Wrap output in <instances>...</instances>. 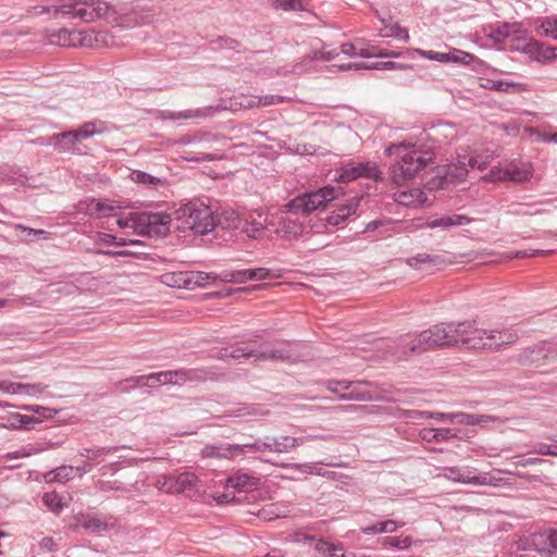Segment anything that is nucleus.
Instances as JSON below:
<instances>
[{
	"instance_id": "72a5a7b5",
	"label": "nucleus",
	"mask_w": 557,
	"mask_h": 557,
	"mask_svg": "<svg viewBox=\"0 0 557 557\" xmlns=\"http://www.w3.org/2000/svg\"><path fill=\"white\" fill-rule=\"evenodd\" d=\"M470 222V218H468L465 214H451V215H444L434 220H431L426 222V227L429 228H436V227H443L448 228L451 226H461L465 224H468Z\"/></svg>"
},
{
	"instance_id": "39448f33",
	"label": "nucleus",
	"mask_w": 557,
	"mask_h": 557,
	"mask_svg": "<svg viewBox=\"0 0 557 557\" xmlns=\"http://www.w3.org/2000/svg\"><path fill=\"white\" fill-rule=\"evenodd\" d=\"M517 338V333L510 329L486 330L474 322L461 324V346L469 349L499 350L513 344Z\"/></svg>"
},
{
	"instance_id": "e2e57ef3",
	"label": "nucleus",
	"mask_w": 557,
	"mask_h": 557,
	"mask_svg": "<svg viewBox=\"0 0 557 557\" xmlns=\"http://www.w3.org/2000/svg\"><path fill=\"white\" fill-rule=\"evenodd\" d=\"M272 4L275 9L284 11L297 10L300 8V0H272Z\"/></svg>"
},
{
	"instance_id": "49530a36",
	"label": "nucleus",
	"mask_w": 557,
	"mask_h": 557,
	"mask_svg": "<svg viewBox=\"0 0 557 557\" xmlns=\"http://www.w3.org/2000/svg\"><path fill=\"white\" fill-rule=\"evenodd\" d=\"M382 23L384 24V27L381 29L383 37H395L398 39H403L405 41L409 40L408 32L405 28H403L399 24H391L387 23L385 20H382Z\"/></svg>"
},
{
	"instance_id": "c756f323",
	"label": "nucleus",
	"mask_w": 557,
	"mask_h": 557,
	"mask_svg": "<svg viewBox=\"0 0 557 557\" xmlns=\"http://www.w3.org/2000/svg\"><path fill=\"white\" fill-rule=\"evenodd\" d=\"M187 289L202 288L220 282V274L203 271H186Z\"/></svg>"
},
{
	"instance_id": "de8ad7c7",
	"label": "nucleus",
	"mask_w": 557,
	"mask_h": 557,
	"mask_svg": "<svg viewBox=\"0 0 557 557\" xmlns=\"http://www.w3.org/2000/svg\"><path fill=\"white\" fill-rule=\"evenodd\" d=\"M413 543L414 541L410 536H387L383 541L385 546L397 549H408L413 545Z\"/></svg>"
},
{
	"instance_id": "bf43d9fd",
	"label": "nucleus",
	"mask_w": 557,
	"mask_h": 557,
	"mask_svg": "<svg viewBox=\"0 0 557 557\" xmlns=\"http://www.w3.org/2000/svg\"><path fill=\"white\" fill-rule=\"evenodd\" d=\"M398 417L405 420H414L433 417V412L420 410H400Z\"/></svg>"
},
{
	"instance_id": "e433bc0d",
	"label": "nucleus",
	"mask_w": 557,
	"mask_h": 557,
	"mask_svg": "<svg viewBox=\"0 0 557 557\" xmlns=\"http://www.w3.org/2000/svg\"><path fill=\"white\" fill-rule=\"evenodd\" d=\"M307 437H292V436H280L273 440H270L272 444L271 451L275 453H288L295 447L299 446L305 442ZM308 438H315V436H309Z\"/></svg>"
},
{
	"instance_id": "6e6552de",
	"label": "nucleus",
	"mask_w": 557,
	"mask_h": 557,
	"mask_svg": "<svg viewBox=\"0 0 557 557\" xmlns=\"http://www.w3.org/2000/svg\"><path fill=\"white\" fill-rule=\"evenodd\" d=\"M534 174L533 163L530 161H504L493 166L488 173L481 177L483 182L498 183L510 181L521 184L529 182Z\"/></svg>"
},
{
	"instance_id": "aec40b11",
	"label": "nucleus",
	"mask_w": 557,
	"mask_h": 557,
	"mask_svg": "<svg viewBox=\"0 0 557 557\" xmlns=\"http://www.w3.org/2000/svg\"><path fill=\"white\" fill-rule=\"evenodd\" d=\"M112 527L109 520L99 515L77 513L73 517V529L83 528L91 533H100Z\"/></svg>"
},
{
	"instance_id": "0eeeda50",
	"label": "nucleus",
	"mask_w": 557,
	"mask_h": 557,
	"mask_svg": "<svg viewBox=\"0 0 557 557\" xmlns=\"http://www.w3.org/2000/svg\"><path fill=\"white\" fill-rule=\"evenodd\" d=\"M341 195H343L342 188L327 185L315 191L299 195L284 203L283 212L307 215L315 210L325 208L330 201L338 198Z\"/></svg>"
},
{
	"instance_id": "393cba45",
	"label": "nucleus",
	"mask_w": 557,
	"mask_h": 557,
	"mask_svg": "<svg viewBox=\"0 0 557 557\" xmlns=\"http://www.w3.org/2000/svg\"><path fill=\"white\" fill-rule=\"evenodd\" d=\"M536 549L544 557H557V530H547L534 539Z\"/></svg>"
},
{
	"instance_id": "37998d69",
	"label": "nucleus",
	"mask_w": 557,
	"mask_h": 557,
	"mask_svg": "<svg viewBox=\"0 0 557 557\" xmlns=\"http://www.w3.org/2000/svg\"><path fill=\"white\" fill-rule=\"evenodd\" d=\"M220 282L223 283H245L250 280V270L224 271L219 276Z\"/></svg>"
},
{
	"instance_id": "58836bf2",
	"label": "nucleus",
	"mask_w": 557,
	"mask_h": 557,
	"mask_svg": "<svg viewBox=\"0 0 557 557\" xmlns=\"http://www.w3.org/2000/svg\"><path fill=\"white\" fill-rule=\"evenodd\" d=\"M216 226H220L224 230H235L238 228L242 224V220L239 219L237 212L233 210H225L219 216L216 215Z\"/></svg>"
},
{
	"instance_id": "ea45409f",
	"label": "nucleus",
	"mask_w": 557,
	"mask_h": 557,
	"mask_svg": "<svg viewBox=\"0 0 557 557\" xmlns=\"http://www.w3.org/2000/svg\"><path fill=\"white\" fill-rule=\"evenodd\" d=\"M314 548L320 554L319 557H345L342 545H335L323 540H319Z\"/></svg>"
},
{
	"instance_id": "603ef678",
	"label": "nucleus",
	"mask_w": 557,
	"mask_h": 557,
	"mask_svg": "<svg viewBox=\"0 0 557 557\" xmlns=\"http://www.w3.org/2000/svg\"><path fill=\"white\" fill-rule=\"evenodd\" d=\"M22 409L34 412L42 417L44 419H52L59 412V410L57 409L47 408L38 405H25L22 407Z\"/></svg>"
},
{
	"instance_id": "5701e85b",
	"label": "nucleus",
	"mask_w": 557,
	"mask_h": 557,
	"mask_svg": "<svg viewBox=\"0 0 557 557\" xmlns=\"http://www.w3.org/2000/svg\"><path fill=\"white\" fill-rule=\"evenodd\" d=\"M360 200V197H352L348 199L346 203L338 207L327 216L326 224L332 226H338L342 223H344L350 215L357 212Z\"/></svg>"
},
{
	"instance_id": "0e129e2a",
	"label": "nucleus",
	"mask_w": 557,
	"mask_h": 557,
	"mask_svg": "<svg viewBox=\"0 0 557 557\" xmlns=\"http://www.w3.org/2000/svg\"><path fill=\"white\" fill-rule=\"evenodd\" d=\"M532 453L542 455V456L557 457V446L542 443V444L536 445L533 448Z\"/></svg>"
},
{
	"instance_id": "412c9836",
	"label": "nucleus",
	"mask_w": 557,
	"mask_h": 557,
	"mask_svg": "<svg viewBox=\"0 0 557 557\" xmlns=\"http://www.w3.org/2000/svg\"><path fill=\"white\" fill-rule=\"evenodd\" d=\"M444 478L450 480L453 482H458L462 484H473V485H490L497 486L499 479L492 478L488 473H482L480 475H465L459 473V469L457 467H450L445 470Z\"/></svg>"
},
{
	"instance_id": "f03ea898",
	"label": "nucleus",
	"mask_w": 557,
	"mask_h": 557,
	"mask_svg": "<svg viewBox=\"0 0 557 557\" xmlns=\"http://www.w3.org/2000/svg\"><path fill=\"white\" fill-rule=\"evenodd\" d=\"M384 152L386 156H397L389 170L391 182L397 186L413 180L434 160V152L431 149L406 143L393 144L386 147Z\"/></svg>"
},
{
	"instance_id": "c03bdc74",
	"label": "nucleus",
	"mask_w": 557,
	"mask_h": 557,
	"mask_svg": "<svg viewBox=\"0 0 557 557\" xmlns=\"http://www.w3.org/2000/svg\"><path fill=\"white\" fill-rule=\"evenodd\" d=\"M491 421H494V418L491 416L457 412V423L458 424L480 425V424H484V423H487Z\"/></svg>"
},
{
	"instance_id": "c9c22d12",
	"label": "nucleus",
	"mask_w": 557,
	"mask_h": 557,
	"mask_svg": "<svg viewBox=\"0 0 557 557\" xmlns=\"http://www.w3.org/2000/svg\"><path fill=\"white\" fill-rule=\"evenodd\" d=\"M158 281L170 288L187 289L186 271L164 272L158 276Z\"/></svg>"
},
{
	"instance_id": "69168bd1",
	"label": "nucleus",
	"mask_w": 557,
	"mask_h": 557,
	"mask_svg": "<svg viewBox=\"0 0 557 557\" xmlns=\"http://www.w3.org/2000/svg\"><path fill=\"white\" fill-rule=\"evenodd\" d=\"M0 391L4 394H18V383L10 381H0Z\"/></svg>"
},
{
	"instance_id": "4468645a",
	"label": "nucleus",
	"mask_w": 557,
	"mask_h": 557,
	"mask_svg": "<svg viewBox=\"0 0 557 557\" xmlns=\"http://www.w3.org/2000/svg\"><path fill=\"white\" fill-rule=\"evenodd\" d=\"M360 177L377 181L382 178V171L379 169L376 163L372 161L358 164H347L342 168V172L338 176H335L334 180L338 182H351Z\"/></svg>"
},
{
	"instance_id": "dca6fc26",
	"label": "nucleus",
	"mask_w": 557,
	"mask_h": 557,
	"mask_svg": "<svg viewBox=\"0 0 557 557\" xmlns=\"http://www.w3.org/2000/svg\"><path fill=\"white\" fill-rule=\"evenodd\" d=\"M440 334L441 330L438 325L421 332L408 342L409 350L412 354H420L425 350L444 347V339Z\"/></svg>"
},
{
	"instance_id": "774afa93",
	"label": "nucleus",
	"mask_w": 557,
	"mask_h": 557,
	"mask_svg": "<svg viewBox=\"0 0 557 557\" xmlns=\"http://www.w3.org/2000/svg\"><path fill=\"white\" fill-rule=\"evenodd\" d=\"M243 447V449L245 447H249V448H252L255 449L256 451H265V450H270L271 451V448H272V444L271 442H257V443H253V444H244V445H240Z\"/></svg>"
},
{
	"instance_id": "338daca9",
	"label": "nucleus",
	"mask_w": 557,
	"mask_h": 557,
	"mask_svg": "<svg viewBox=\"0 0 557 557\" xmlns=\"http://www.w3.org/2000/svg\"><path fill=\"white\" fill-rule=\"evenodd\" d=\"M250 270V280H265L269 277L270 272L265 268H257V269H249Z\"/></svg>"
},
{
	"instance_id": "4d7b16f0",
	"label": "nucleus",
	"mask_w": 557,
	"mask_h": 557,
	"mask_svg": "<svg viewBox=\"0 0 557 557\" xmlns=\"http://www.w3.org/2000/svg\"><path fill=\"white\" fill-rule=\"evenodd\" d=\"M448 54H449V62H451V63L469 64L474 59L473 54L458 50V49H454L453 51L448 52Z\"/></svg>"
},
{
	"instance_id": "8fccbe9b",
	"label": "nucleus",
	"mask_w": 557,
	"mask_h": 557,
	"mask_svg": "<svg viewBox=\"0 0 557 557\" xmlns=\"http://www.w3.org/2000/svg\"><path fill=\"white\" fill-rule=\"evenodd\" d=\"M44 504L52 511L59 512L63 509L61 496L55 492L46 493L42 496Z\"/></svg>"
},
{
	"instance_id": "864d4df0",
	"label": "nucleus",
	"mask_w": 557,
	"mask_h": 557,
	"mask_svg": "<svg viewBox=\"0 0 557 557\" xmlns=\"http://www.w3.org/2000/svg\"><path fill=\"white\" fill-rule=\"evenodd\" d=\"M99 240H101L102 243H106V244H114V245H117V246H125V245H136V244H139V240L137 239H119L111 235V234H108V233H102V232H99L97 234Z\"/></svg>"
},
{
	"instance_id": "13d9d810",
	"label": "nucleus",
	"mask_w": 557,
	"mask_h": 557,
	"mask_svg": "<svg viewBox=\"0 0 557 557\" xmlns=\"http://www.w3.org/2000/svg\"><path fill=\"white\" fill-rule=\"evenodd\" d=\"M287 101L286 97L280 95H267L263 97H258L259 107H268V106H276Z\"/></svg>"
},
{
	"instance_id": "5fc2aeb1",
	"label": "nucleus",
	"mask_w": 557,
	"mask_h": 557,
	"mask_svg": "<svg viewBox=\"0 0 557 557\" xmlns=\"http://www.w3.org/2000/svg\"><path fill=\"white\" fill-rule=\"evenodd\" d=\"M48 385L41 383L37 384H24L18 383V394H25L29 396H36L42 394L47 389Z\"/></svg>"
},
{
	"instance_id": "f704fd0d",
	"label": "nucleus",
	"mask_w": 557,
	"mask_h": 557,
	"mask_svg": "<svg viewBox=\"0 0 557 557\" xmlns=\"http://www.w3.org/2000/svg\"><path fill=\"white\" fill-rule=\"evenodd\" d=\"M259 480L245 473H236L226 480V486L238 491H249L257 487Z\"/></svg>"
},
{
	"instance_id": "20e7f679",
	"label": "nucleus",
	"mask_w": 557,
	"mask_h": 557,
	"mask_svg": "<svg viewBox=\"0 0 557 557\" xmlns=\"http://www.w3.org/2000/svg\"><path fill=\"white\" fill-rule=\"evenodd\" d=\"M175 222V228L181 233L206 235L216 227V215L211 208L202 202L190 201L177 208L171 222Z\"/></svg>"
},
{
	"instance_id": "f257e3e1",
	"label": "nucleus",
	"mask_w": 557,
	"mask_h": 557,
	"mask_svg": "<svg viewBox=\"0 0 557 557\" xmlns=\"http://www.w3.org/2000/svg\"><path fill=\"white\" fill-rule=\"evenodd\" d=\"M41 3L30 5L28 12L34 15L48 14L50 18H78L86 23L98 18H108L115 13L110 0H59L49 3V0H40Z\"/></svg>"
},
{
	"instance_id": "2eb2a0df",
	"label": "nucleus",
	"mask_w": 557,
	"mask_h": 557,
	"mask_svg": "<svg viewBox=\"0 0 557 557\" xmlns=\"http://www.w3.org/2000/svg\"><path fill=\"white\" fill-rule=\"evenodd\" d=\"M341 53L355 58H397L399 57L398 52L395 51H386L383 49H379L375 46H371L362 40H357L355 42H345L341 46Z\"/></svg>"
},
{
	"instance_id": "cd10ccee",
	"label": "nucleus",
	"mask_w": 557,
	"mask_h": 557,
	"mask_svg": "<svg viewBox=\"0 0 557 557\" xmlns=\"http://www.w3.org/2000/svg\"><path fill=\"white\" fill-rule=\"evenodd\" d=\"M40 422L41 420L37 418L13 412L8 416L5 422L0 423V428L7 430H32Z\"/></svg>"
},
{
	"instance_id": "680f3d73",
	"label": "nucleus",
	"mask_w": 557,
	"mask_h": 557,
	"mask_svg": "<svg viewBox=\"0 0 557 557\" xmlns=\"http://www.w3.org/2000/svg\"><path fill=\"white\" fill-rule=\"evenodd\" d=\"M434 262H435V257H432L428 253H420V255H417L416 257L408 259V264L410 267L417 268V269H420L421 264H423V263H434Z\"/></svg>"
},
{
	"instance_id": "f8f14e48",
	"label": "nucleus",
	"mask_w": 557,
	"mask_h": 557,
	"mask_svg": "<svg viewBox=\"0 0 557 557\" xmlns=\"http://www.w3.org/2000/svg\"><path fill=\"white\" fill-rule=\"evenodd\" d=\"M259 107L258 104V96H235L230 100V103H221L216 107H206L203 109H196V110H186L178 113H171L169 115L172 120H181V119H196V117H206L211 114H213L216 111L221 110H240V109H252Z\"/></svg>"
},
{
	"instance_id": "a211bd4d",
	"label": "nucleus",
	"mask_w": 557,
	"mask_h": 557,
	"mask_svg": "<svg viewBox=\"0 0 557 557\" xmlns=\"http://www.w3.org/2000/svg\"><path fill=\"white\" fill-rule=\"evenodd\" d=\"M81 35L82 30L74 28L47 29L45 32L47 42L60 47H81Z\"/></svg>"
},
{
	"instance_id": "a18cd8bd",
	"label": "nucleus",
	"mask_w": 557,
	"mask_h": 557,
	"mask_svg": "<svg viewBox=\"0 0 557 557\" xmlns=\"http://www.w3.org/2000/svg\"><path fill=\"white\" fill-rule=\"evenodd\" d=\"M531 52L536 54L539 61H548L557 58V47H549L539 42L531 44Z\"/></svg>"
},
{
	"instance_id": "3c124183",
	"label": "nucleus",
	"mask_w": 557,
	"mask_h": 557,
	"mask_svg": "<svg viewBox=\"0 0 557 557\" xmlns=\"http://www.w3.org/2000/svg\"><path fill=\"white\" fill-rule=\"evenodd\" d=\"M539 28L545 36L553 39H557V18L556 17H544L541 20Z\"/></svg>"
},
{
	"instance_id": "4c0bfd02",
	"label": "nucleus",
	"mask_w": 557,
	"mask_h": 557,
	"mask_svg": "<svg viewBox=\"0 0 557 557\" xmlns=\"http://www.w3.org/2000/svg\"><path fill=\"white\" fill-rule=\"evenodd\" d=\"M420 436L426 442H444L458 437L457 433L450 429H423Z\"/></svg>"
},
{
	"instance_id": "4be33fe9",
	"label": "nucleus",
	"mask_w": 557,
	"mask_h": 557,
	"mask_svg": "<svg viewBox=\"0 0 557 557\" xmlns=\"http://www.w3.org/2000/svg\"><path fill=\"white\" fill-rule=\"evenodd\" d=\"M114 209L115 207L111 203L95 198L83 199L76 205L78 213H84L97 219L110 216Z\"/></svg>"
},
{
	"instance_id": "79ce46f5",
	"label": "nucleus",
	"mask_w": 557,
	"mask_h": 557,
	"mask_svg": "<svg viewBox=\"0 0 557 557\" xmlns=\"http://www.w3.org/2000/svg\"><path fill=\"white\" fill-rule=\"evenodd\" d=\"M404 522H397L394 520H387L377 522L373 525L366 527L362 529V532L366 534H373V533H393L396 531L398 527H404Z\"/></svg>"
},
{
	"instance_id": "6e6d98bb",
	"label": "nucleus",
	"mask_w": 557,
	"mask_h": 557,
	"mask_svg": "<svg viewBox=\"0 0 557 557\" xmlns=\"http://www.w3.org/2000/svg\"><path fill=\"white\" fill-rule=\"evenodd\" d=\"M413 52L425 58V59H429V60H434V61H437L441 63H449L448 52L444 53V52L426 51V50H422V49H414Z\"/></svg>"
},
{
	"instance_id": "09e8293b",
	"label": "nucleus",
	"mask_w": 557,
	"mask_h": 557,
	"mask_svg": "<svg viewBox=\"0 0 557 557\" xmlns=\"http://www.w3.org/2000/svg\"><path fill=\"white\" fill-rule=\"evenodd\" d=\"M74 468L71 466H63L58 468L57 470L49 472L47 474V479L49 481H60L63 482L74 476Z\"/></svg>"
},
{
	"instance_id": "bb28decb",
	"label": "nucleus",
	"mask_w": 557,
	"mask_h": 557,
	"mask_svg": "<svg viewBox=\"0 0 557 557\" xmlns=\"http://www.w3.org/2000/svg\"><path fill=\"white\" fill-rule=\"evenodd\" d=\"M171 486L170 494H181L193 490L198 482L195 473L183 472L178 475H168Z\"/></svg>"
},
{
	"instance_id": "9d476101",
	"label": "nucleus",
	"mask_w": 557,
	"mask_h": 557,
	"mask_svg": "<svg viewBox=\"0 0 557 557\" xmlns=\"http://www.w3.org/2000/svg\"><path fill=\"white\" fill-rule=\"evenodd\" d=\"M108 129L106 122L91 121L83 124L79 128L55 134L51 137V144L59 152L70 151L77 141L87 139L94 135L102 134Z\"/></svg>"
},
{
	"instance_id": "b1692460",
	"label": "nucleus",
	"mask_w": 557,
	"mask_h": 557,
	"mask_svg": "<svg viewBox=\"0 0 557 557\" xmlns=\"http://www.w3.org/2000/svg\"><path fill=\"white\" fill-rule=\"evenodd\" d=\"M393 199L395 202L409 208L422 207L428 200L425 193L421 188L395 191Z\"/></svg>"
},
{
	"instance_id": "ddd939ff",
	"label": "nucleus",
	"mask_w": 557,
	"mask_h": 557,
	"mask_svg": "<svg viewBox=\"0 0 557 557\" xmlns=\"http://www.w3.org/2000/svg\"><path fill=\"white\" fill-rule=\"evenodd\" d=\"M283 212V206L272 215L270 225L276 226L275 233L282 238H298L304 232V224L296 218Z\"/></svg>"
},
{
	"instance_id": "6ab92c4d",
	"label": "nucleus",
	"mask_w": 557,
	"mask_h": 557,
	"mask_svg": "<svg viewBox=\"0 0 557 557\" xmlns=\"http://www.w3.org/2000/svg\"><path fill=\"white\" fill-rule=\"evenodd\" d=\"M187 380V373L184 371H166L153 373L147 376L132 379L137 385H147L153 387L156 384H181Z\"/></svg>"
},
{
	"instance_id": "2f4dec72",
	"label": "nucleus",
	"mask_w": 557,
	"mask_h": 557,
	"mask_svg": "<svg viewBox=\"0 0 557 557\" xmlns=\"http://www.w3.org/2000/svg\"><path fill=\"white\" fill-rule=\"evenodd\" d=\"M431 137L436 141H451L458 137V127L448 122H440L431 128Z\"/></svg>"
},
{
	"instance_id": "1a4fd4ad",
	"label": "nucleus",
	"mask_w": 557,
	"mask_h": 557,
	"mask_svg": "<svg viewBox=\"0 0 557 557\" xmlns=\"http://www.w3.org/2000/svg\"><path fill=\"white\" fill-rule=\"evenodd\" d=\"M326 388L343 400L374 401L382 398L375 386L363 381H329Z\"/></svg>"
},
{
	"instance_id": "7c9ffc66",
	"label": "nucleus",
	"mask_w": 557,
	"mask_h": 557,
	"mask_svg": "<svg viewBox=\"0 0 557 557\" xmlns=\"http://www.w3.org/2000/svg\"><path fill=\"white\" fill-rule=\"evenodd\" d=\"M461 324L463 322L438 325L444 347L461 346Z\"/></svg>"
},
{
	"instance_id": "052dcab7",
	"label": "nucleus",
	"mask_w": 557,
	"mask_h": 557,
	"mask_svg": "<svg viewBox=\"0 0 557 557\" xmlns=\"http://www.w3.org/2000/svg\"><path fill=\"white\" fill-rule=\"evenodd\" d=\"M518 25L517 24H504L499 27H497L494 32V36L499 38H507L511 36L512 34L518 32Z\"/></svg>"
},
{
	"instance_id": "473e14b6",
	"label": "nucleus",
	"mask_w": 557,
	"mask_h": 557,
	"mask_svg": "<svg viewBox=\"0 0 557 557\" xmlns=\"http://www.w3.org/2000/svg\"><path fill=\"white\" fill-rule=\"evenodd\" d=\"M243 454L240 445H227L226 447L206 446L201 450L202 457L208 458H233Z\"/></svg>"
},
{
	"instance_id": "9b49d317",
	"label": "nucleus",
	"mask_w": 557,
	"mask_h": 557,
	"mask_svg": "<svg viewBox=\"0 0 557 557\" xmlns=\"http://www.w3.org/2000/svg\"><path fill=\"white\" fill-rule=\"evenodd\" d=\"M225 357H227L226 354ZM228 357L233 359L253 358L257 361H284L292 359L293 352L289 349V344H281L280 347L270 348L268 344L263 343L259 346L237 347L230 352Z\"/></svg>"
},
{
	"instance_id": "c85d7f7f",
	"label": "nucleus",
	"mask_w": 557,
	"mask_h": 557,
	"mask_svg": "<svg viewBox=\"0 0 557 557\" xmlns=\"http://www.w3.org/2000/svg\"><path fill=\"white\" fill-rule=\"evenodd\" d=\"M480 86L484 89L502 91L506 94H519L527 90V85L512 82V81H492V79H482Z\"/></svg>"
},
{
	"instance_id": "423d86ee",
	"label": "nucleus",
	"mask_w": 557,
	"mask_h": 557,
	"mask_svg": "<svg viewBox=\"0 0 557 557\" xmlns=\"http://www.w3.org/2000/svg\"><path fill=\"white\" fill-rule=\"evenodd\" d=\"M115 224L134 234L161 238L170 232L171 215L165 212H129L117 215Z\"/></svg>"
},
{
	"instance_id": "a878e982",
	"label": "nucleus",
	"mask_w": 557,
	"mask_h": 557,
	"mask_svg": "<svg viewBox=\"0 0 557 557\" xmlns=\"http://www.w3.org/2000/svg\"><path fill=\"white\" fill-rule=\"evenodd\" d=\"M267 227V219L260 211H253L246 215L243 232L250 238L257 239L262 236Z\"/></svg>"
},
{
	"instance_id": "a19ab883",
	"label": "nucleus",
	"mask_w": 557,
	"mask_h": 557,
	"mask_svg": "<svg viewBox=\"0 0 557 557\" xmlns=\"http://www.w3.org/2000/svg\"><path fill=\"white\" fill-rule=\"evenodd\" d=\"M131 178L133 182L137 184L148 185L152 187L164 186L166 184L165 180L158 176H153L143 171H133L131 173Z\"/></svg>"
},
{
	"instance_id": "7ed1b4c3",
	"label": "nucleus",
	"mask_w": 557,
	"mask_h": 557,
	"mask_svg": "<svg viewBox=\"0 0 557 557\" xmlns=\"http://www.w3.org/2000/svg\"><path fill=\"white\" fill-rule=\"evenodd\" d=\"M497 156L488 150L474 151L470 147H459L451 161L438 169V176L431 181L435 188L445 189L450 184L466 181L469 169L484 170Z\"/></svg>"
},
{
	"instance_id": "f3484780",
	"label": "nucleus",
	"mask_w": 557,
	"mask_h": 557,
	"mask_svg": "<svg viewBox=\"0 0 557 557\" xmlns=\"http://www.w3.org/2000/svg\"><path fill=\"white\" fill-rule=\"evenodd\" d=\"M115 38L116 35L107 30L84 29L81 35V47L101 49L122 46Z\"/></svg>"
}]
</instances>
